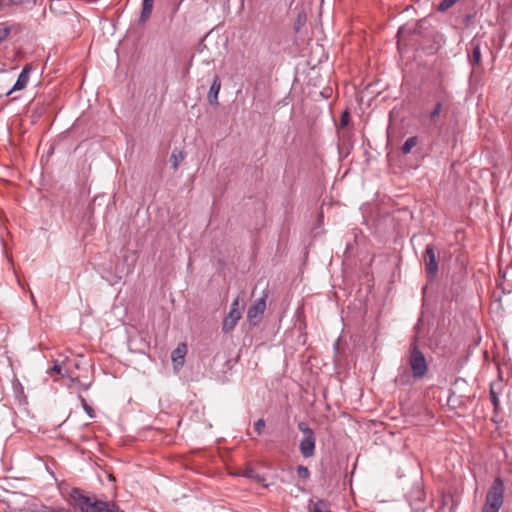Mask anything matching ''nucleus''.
I'll return each mask as SVG.
<instances>
[{
    "label": "nucleus",
    "mask_w": 512,
    "mask_h": 512,
    "mask_svg": "<svg viewBox=\"0 0 512 512\" xmlns=\"http://www.w3.org/2000/svg\"><path fill=\"white\" fill-rule=\"evenodd\" d=\"M269 291L265 289L262 292L260 298H258L248 309L247 319L250 324L256 325L266 310V300L268 298Z\"/></svg>",
    "instance_id": "obj_5"
},
{
    "label": "nucleus",
    "mask_w": 512,
    "mask_h": 512,
    "mask_svg": "<svg viewBox=\"0 0 512 512\" xmlns=\"http://www.w3.org/2000/svg\"><path fill=\"white\" fill-rule=\"evenodd\" d=\"M183 159H184V155L182 154V152H179V153L173 152L170 157V162H171L172 168L174 170H177L180 162Z\"/></svg>",
    "instance_id": "obj_17"
},
{
    "label": "nucleus",
    "mask_w": 512,
    "mask_h": 512,
    "mask_svg": "<svg viewBox=\"0 0 512 512\" xmlns=\"http://www.w3.org/2000/svg\"><path fill=\"white\" fill-rule=\"evenodd\" d=\"M303 437L299 444V450L303 457L309 458L315 454L316 437L314 431L306 422H299L297 425Z\"/></svg>",
    "instance_id": "obj_3"
},
{
    "label": "nucleus",
    "mask_w": 512,
    "mask_h": 512,
    "mask_svg": "<svg viewBox=\"0 0 512 512\" xmlns=\"http://www.w3.org/2000/svg\"><path fill=\"white\" fill-rule=\"evenodd\" d=\"M441 111H442V103L438 102L436 104L435 108L430 113L431 121H435L436 117H438L440 115Z\"/></svg>",
    "instance_id": "obj_20"
},
{
    "label": "nucleus",
    "mask_w": 512,
    "mask_h": 512,
    "mask_svg": "<svg viewBox=\"0 0 512 512\" xmlns=\"http://www.w3.org/2000/svg\"><path fill=\"white\" fill-rule=\"evenodd\" d=\"M255 430L258 434H261L265 428V421L264 419H258L256 422H255Z\"/></svg>",
    "instance_id": "obj_23"
},
{
    "label": "nucleus",
    "mask_w": 512,
    "mask_h": 512,
    "mask_svg": "<svg viewBox=\"0 0 512 512\" xmlns=\"http://www.w3.org/2000/svg\"><path fill=\"white\" fill-rule=\"evenodd\" d=\"M395 381L398 384L406 385L410 381V375L407 372H405L402 375L398 376Z\"/></svg>",
    "instance_id": "obj_22"
},
{
    "label": "nucleus",
    "mask_w": 512,
    "mask_h": 512,
    "mask_svg": "<svg viewBox=\"0 0 512 512\" xmlns=\"http://www.w3.org/2000/svg\"><path fill=\"white\" fill-rule=\"evenodd\" d=\"M69 496L74 507L81 512H120V507L115 502L100 500L95 495L85 494L79 488L71 489Z\"/></svg>",
    "instance_id": "obj_1"
},
{
    "label": "nucleus",
    "mask_w": 512,
    "mask_h": 512,
    "mask_svg": "<svg viewBox=\"0 0 512 512\" xmlns=\"http://www.w3.org/2000/svg\"><path fill=\"white\" fill-rule=\"evenodd\" d=\"M425 263L427 275L430 280H432L438 272V263L436 260V255L434 251V247L431 244H428L425 248Z\"/></svg>",
    "instance_id": "obj_6"
},
{
    "label": "nucleus",
    "mask_w": 512,
    "mask_h": 512,
    "mask_svg": "<svg viewBox=\"0 0 512 512\" xmlns=\"http://www.w3.org/2000/svg\"><path fill=\"white\" fill-rule=\"evenodd\" d=\"M504 492L503 480L500 477L495 478L486 494L482 512H499L504 502Z\"/></svg>",
    "instance_id": "obj_2"
},
{
    "label": "nucleus",
    "mask_w": 512,
    "mask_h": 512,
    "mask_svg": "<svg viewBox=\"0 0 512 512\" xmlns=\"http://www.w3.org/2000/svg\"><path fill=\"white\" fill-rule=\"evenodd\" d=\"M409 363L415 378H422L426 374L427 362L424 354L418 349L416 344H413L411 347Z\"/></svg>",
    "instance_id": "obj_4"
},
{
    "label": "nucleus",
    "mask_w": 512,
    "mask_h": 512,
    "mask_svg": "<svg viewBox=\"0 0 512 512\" xmlns=\"http://www.w3.org/2000/svg\"><path fill=\"white\" fill-rule=\"evenodd\" d=\"M241 318V311H229L228 315L224 318L222 324V330L224 333H229L237 325Z\"/></svg>",
    "instance_id": "obj_8"
},
{
    "label": "nucleus",
    "mask_w": 512,
    "mask_h": 512,
    "mask_svg": "<svg viewBox=\"0 0 512 512\" xmlns=\"http://www.w3.org/2000/svg\"><path fill=\"white\" fill-rule=\"evenodd\" d=\"M297 474L299 477H301L303 479H307L310 476V472H309L308 468L305 466H302V465L297 467Z\"/></svg>",
    "instance_id": "obj_21"
},
{
    "label": "nucleus",
    "mask_w": 512,
    "mask_h": 512,
    "mask_svg": "<svg viewBox=\"0 0 512 512\" xmlns=\"http://www.w3.org/2000/svg\"><path fill=\"white\" fill-rule=\"evenodd\" d=\"M13 25L9 23H0V43L5 41L12 31Z\"/></svg>",
    "instance_id": "obj_16"
},
{
    "label": "nucleus",
    "mask_w": 512,
    "mask_h": 512,
    "mask_svg": "<svg viewBox=\"0 0 512 512\" xmlns=\"http://www.w3.org/2000/svg\"><path fill=\"white\" fill-rule=\"evenodd\" d=\"M309 512H332L330 508L329 502L325 500H317L316 502H311L309 505Z\"/></svg>",
    "instance_id": "obj_12"
},
{
    "label": "nucleus",
    "mask_w": 512,
    "mask_h": 512,
    "mask_svg": "<svg viewBox=\"0 0 512 512\" xmlns=\"http://www.w3.org/2000/svg\"><path fill=\"white\" fill-rule=\"evenodd\" d=\"M472 54L470 56V62L472 64H479L481 62V50L478 42L473 40L471 42Z\"/></svg>",
    "instance_id": "obj_14"
},
{
    "label": "nucleus",
    "mask_w": 512,
    "mask_h": 512,
    "mask_svg": "<svg viewBox=\"0 0 512 512\" xmlns=\"http://www.w3.org/2000/svg\"><path fill=\"white\" fill-rule=\"evenodd\" d=\"M252 474H253V471L249 470L245 475L250 478V477H252Z\"/></svg>",
    "instance_id": "obj_28"
},
{
    "label": "nucleus",
    "mask_w": 512,
    "mask_h": 512,
    "mask_svg": "<svg viewBox=\"0 0 512 512\" xmlns=\"http://www.w3.org/2000/svg\"><path fill=\"white\" fill-rule=\"evenodd\" d=\"M418 143V137L412 136L406 139L404 144L401 147V151L403 154H409L411 150L417 145Z\"/></svg>",
    "instance_id": "obj_15"
},
{
    "label": "nucleus",
    "mask_w": 512,
    "mask_h": 512,
    "mask_svg": "<svg viewBox=\"0 0 512 512\" xmlns=\"http://www.w3.org/2000/svg\"><path fill=\"white\" fill-rule=\"evenodd\" d=\"M186 354V345L181 344L172 352V361L175 367L184 364V357Z\"/></svg>",
    "instance_id": "obj_10"
},
{
    "label": "nucleus",
    "mask_w": 512,
    "mask_h": 512,
    "mask_svg": "<svg viewBox=\"0 0 512 512\" xmlns=\"http://www.w3.org/2000/svg\"><path fill=\"white\" fill-rule=\"evenodd\" d=\"M154 0H143L142 3V12L140 16V20L145 22L151 15L153 10Z\"/></svg>",
    "instance_id": "obj_13"
},
{
    "label": "nucleus",
    "mask_w": 512,
    "mask_h": 512,
    "mask_svg": "<svg viewBox=\"0 0 512 512\" xmlns=\"http://www.w3.org/2000/svg\"><path fill=\"white\" fill-rule=\"evenodd\" d=\"M47 373L52 376L53 374H58L61 377H68L72 382H79L77 378H74L68 374L67 370H64L62 365L55 361L54 365L47 370Z\"/></svg>",
    "instance_id": "obj_11"
},
{
    "label": "nucleus",
    "mask_w": 512,
    "mask_h": 512,
    "mask_svg": "<svg viewBox=\"0 0 512 512\" xmlns=\"http://www.w3.org/2000/svg\"><path fill=\"white\" fill-rule=\"evenodd\" d=\"M490 399H491V402L494 405V407H497L499 404V398L497 397V395L495 394V392L493 390H491V392H490Z\"/></svg>",
    "instance_id": "obj_27"
},
{
    "label": "nucleus",
    "mask_w": 512,
    "mask_h": 512,
    "mask_svg": "<svg viewBox=\"0 0 512 512\" xmlns=\"http://www.w3.org/2000/svg\"><path fill=\"white\" fill-rule=\"evenodd\" d=\"M349 118H350L349 112L348 111H344L342 116H341V119H340L341 127L347 126V124L349 122Z\"/></svg>",
    "instance_id": "obj_24"
},
{
    "label": "nucleus",
    "mask_w": 512,
    "mask_h": 512,
    "mask_svg": "<svg viewBox=\"0 0 512 512\" xmlns=\"http://www.w3.org/2000/svg\"><path fill=\"white\" fill-rule=\"evenodd\" d=\"M220 89L221 80L218 76H215L208 93V100L211 105H218V94Z\"/></svg>",
    "instance_id": "obj_9"
},
{
    "label": "nucleus",
    "mask_w": 512,
    "mask_h": 512,
    "mask_svg": "<svg viewBox=\"0 0 512 512\" xmlns=\"http://www.w3.org/2000/svg\"><path fill=\"white\" fill-rule=\"evenodd\" d=\"M459 0H441L439 3L437 10L439 12H445L449 10L453 5H455Z\"/></svg>",
    "instance_id": "obj_18"
},
{
    "label": "nucleus",
    "mask_w": 512,
    "mask_h": 512,
    "mask_svg": "<svg viewBox=\"0 0 512 512\" xmlns=\"http://www.w3.org/2000/svg\"><path fill=\"white\" fill-rule=\"evenodd\" d=\"M66 512H70L69 510H66Z\"/></svg>",
    "instance_id": "obj_31"
},
{
    "label": "nucleus",
    "mask_w": 512,
    "mask_h": 512,
    "mask_svg": "<svg viewBox=\"0 0 512 512\" xmlns=\"http://www.w3.org/2000/svg\"><path fill=\"white\" fill-rule=\"evenodd\" d=\"M120 512H124V511L120 509Z\"/></svg>",
    "instance_id": "obj_30"
},
{
    "label": "nucleus",
    "mask_w": 512,
    "mask_h": 512,
    "mask_svg": "<svg viewBox=\"0 0 512 512\" xmlns=\"http://www.w3.org/2000/svg\"><path fill=\"white\" fill-rule=\"evenodd\" d=\"M67 509L63 508V507H58V508H50V507H45L41 512H66Z\"/></svg>",
    "instance_id": "obj_26"
},
{
    "label": "nucleus",
    "mask_w": 512,
    "mask_h": 512,
    "mask_svg": "<svg viewBox=\"0 0 512 512\" xmlns=\"http://www.w3.org/2000/svg\"><path fill=\"white\" fill-rule=\"evenodd\" d=\"M80 402L82 403V406H83V409L85 410V412L89 415V417H93L94 416V411L93 409L86 403V400L84 399L83 396L79 395L78 396Z\"/></svg>",
    "instance_id": "obj_19"
},
{
    "label": "nucleus",
    "mask_w": 512,
    "mask_h": 512,
    "mask_svg": "<svg viewBox=\"0 0 512 512\" xmlns=\"http://www.w3.org/2000/svg\"><path fill=\"white\" fill-rule=\"evenodd\" d=\"M234 310H236V311H241V310H240V297H239V296H238V297H236V298L233 300L232 304H231L230 311H234Z\"/></svg>",
    "instance_id": "obj_25"
},
{
    "label": "nucleus",
    "mask_w": 512,
    "mask_h": 512,
    "mask_svg": "<svg viewBox=\"0 0 512 512\" xmlns=\"http://www.w3.org/2000/svg\"><path fill=\"white\" fill-rule=\"evenodd\" d=\"M89 388V385H82V389L87 390Z\"/></svg>",
    "instance_id": "obj_29"
},
{
    "label": "nucleus",
    "mask_w": 512,
    "mask_h": 512,
    "mask_svg": "<svg viewBox=\"0 0 512 512\" xmlns=\"http://www.w3.org/2000/svg\"><path fill=\"white\" fill-rule=\"evenodd\" d=\"M30 72V66L26 65L18 75V78L13 87L6 93V95H11L15 91L23 90L29 82Z\"/></svg>",
    "instance_id": "obj_7"
}]
</instances>
